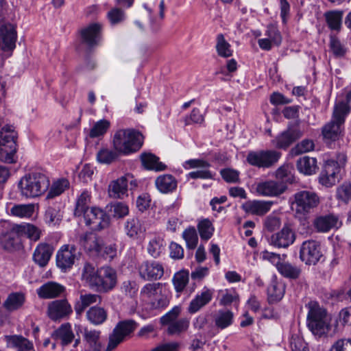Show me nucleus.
Returning a JSON list of instances; mask_svg holds the SVG:
<instances>
[{"instance_id":"obj_33","label":"nucleus","mask_w":351,"mask_h":351,"mask_svg":"<svg viewBox=\"0 0 351 351\" xmlns=\"http://www.w3.org/2000/svg\"><path fill=\"white\" fill-rule=\"evenodd\" d=\"M143 165L147 169L156 171H164L167 165L159 161V158L150 153H143L141 155Z\"/></svg>"},{"instance_id":"obj_12","label":"nucleus","mask_w":351,"mask_h":351,"mask_svg":"<svg viewBox=\"0 0 351 351\" xmlns=\"http://www.w3.org/2000/svg\"><path fill=\"white\" fill-rule=\"evenodd\" d=\"M138 272L145 280H156L163 276L164 267L158 261L146 260L138 265Z\"/></svg>"},{"instance_id":"obj_1","label":"nucleus","mask_w":351,"mask_h":351,"mask_svg":"<svg viewBox=\"0 0 351 351\" xmlns=\"http://www.w3.org/2000/svg\"><path fill=\"white\" fill-rule=\"evenodd\" d=\"M82 280L91 289L99 293L112 290L117 282V272L110 267H102L96 269L89 263H85L82 272Z\"/></svg>"},{"instance_id":"obj_19","label":"nucleus","mask_w":351,"mask_h":351,"mask_svg":"<svg viewBox=\"0 0 351 351\" xmlns=\"http://www.w3.org/2000/svg\"><path fill=\"white\" fill-rule=\"evenodd\" d=\"M301 136L302 133L298 129L289 128L277 136L273 143L276 147L285 149Z\"/></svg>"},{"instance_id":"obj_4","label":"nucleus","mask_w":351,"mask_h":351,"mask_svg":"<svg viewBox=\"0 0 351 351\" xmlns=\"http://www.w3.org/2000/svg\"><path fill=\"white\" fill-rule=\"evenodd\" d=\"M308 308L306 325L311 332L318 337L324 336L328 330L327 310L315 301H310L306 305Z\"/></svg>"},{"instance_id":"obj_27","label":"nucleus","mask_w":351,"mask_h":351,"mask_svg":"<svg viewBox=\"0 0 351 351\" xmlns=\"http://www.w3.org/2000/svg\"><path fill=\"white\" fill-rule=\"evenodd\" d=\"M156 189L162 193H169L174 191L178 185L176 178L171 174H162L155 180Z\"/></svg>"},{"instance_id":"obj_43","label":"nucleus","mask_w":351,"mask_h":351,"mask_svg":"<svg viewBox=\"0 0 351 351\" xmlns=\"http://www.w3.org/2000/svg\"><path fill=\"white\" fill-rule=\"evenodd\" d=\"M62 219V213L57 205L47 208L45 214V221L49 226L58 224Z\"/></svg>"},{"instance_id":"obj_47","label":"nucleus","mask_w":351,"mask_h":351,"mask_svg":"<svg viewBox=\"0 0 351 351\" xmlns=\"http://www.w3.org/2000/svg\"><path fill=\"white\" fill-rule=\"evenodd\" d=\"M164 249V241L160 237H154L151 239L147 246L149 254L154 258L159 257Z\"/></svg>"},{"instance_id":"obj_13","label":"nucleus","mask_w":351,"mask_h":351,"mask_svg":"<svg viewBox=\"0 0 351 351\" xmlns=\"http://www.w3.org/2000/svg\"><path fill=\"white\" fill-rule=\"evenodd\" d=\"M17 32L15 27L10 23L0 25V49L12 53L16 47Z\"/></svg>"},{"instance_id":"obj_64","label":"nucleus","mask_w":351,"mask_h":351,"mask_svg":"<svg viewBox=\"0 0 351 351\" xmlns=\"http://www.w3.org/2000/svg\"><path fill=\"white\" fill-rule=\"evenodd\" d=\"M330 351H351V339H339L330 348Z\"/></svg>"},{"instance_id":"obj_11","label":"nucleus","mask_w":351,"mask_h":351,"mask_svg":"<svg viewBox=\"0 0 351 351\" xmlns=\"http://www.w3.org/2000/svg\"><path fill=\"white\" fill-rule=\"evenodd\" d=\"M323 256L320 244L314 240L302 243L300 250V258L306 265H315Z\"/></svg>"},{"instance_id":"obj_58","label":"nucleus","mask_w":351,"mask_h":351,"mask_svg":"<svg viewBox=\"0 0 351 351\" xmlns=\"http://www.w3.org/2000/svg\"><path fill=\"white\" fill-rule=\"evenodd\" d=\"M111 211L114 218L122 219L128 215L129 207L123 202H117L112 204Z\"/></svg>"},{"instance_id":"obj_40","label":"nucleus","mask_w":351,"mask_h":351,"mask_svg":"<svg viewBox=\"0 0 351 351\" xmlns=\"http://www.w3.org/2000/svg\"><path fill=\"white\" fill-rule=\"evenodd\" d=\"M90 194L88 191H83L77 198L74 210V215L80 217L88 212L90 209L88 204L90 202Z\"/></svg>"},{"instance_id":"obj_54","label":"nucleus","mask_w":351,"mask_h":351,"mask_svg":"<svg viewBox=\"0 0 351 351\" xmlns=\"http://www.w3.org/2000/svg\"><path fill=\"white\" fill-rule=\"evenodd\" d=\"M110 125V121L106 119H101L96 122L90 131V137L96 138L104 135L109 129Z\"/></svg>"},{"instance_id":"obj_17","label":"nucleus","mask_w":351,"mask_h":351,"mask_svg":"<svg viewBox=\"0 0 351 351\" xmlns=\"http://www.w3.org/2000/svg\"><path fill=\"white\" fill-rule=\"evenodd\" d=\"M287 189L284 182H279L275 180H268L260 182L257 184L256 191L264 196H279Z\"/></svg>"},{"instance_id":"obj_7","label":"nucleus","mask_w":351,"mask_h":351,"mask_svg":"<svg viewBox=\"0 0 351 351\" xmlns=\"http://www.w3.org/2000/svg\"><path fill=\"white\" fill-rule=\"evenodd\" d=\"M281 156V152L275 149L250 151L246 156V161L252 167L267 169L274 167Z\"/></svg>"},{"instance_id":"obj_18","label":"nucleus","mask_w":351,"mask_h":351,"mask_svg":"<svg viewBox=\"0 0 351 351\" xmlns=\"http://www.w3.org/2000/svg\"><path fill=\"white\" fill-rule=\"evenodd\" d=\"M101 25L99 23H93L80 31L83 43L89 47H94L99 45L101 36Z\"/></svg>"},{"instance_id":"obj_56","label":"nucleus","mask_w":351,"mask_h":351,"mask_svg":"<svg viewBox=\"0 0 351 351\" xmlns=\"http://www.w3.org/2000/svg\"><path fill=\"white\" fill-rule=\"evenodd\" d=\"M182 237L185 240L188 248L194 249L196 247L198 237L195 228L186 229L182 233Z\"/></svg>"},{"instance_id":"obj_5","label":"nucleus","mask_w":351,"mask_h":351,"mask_svg":"<svg viewBox=\"0 0 351 351\" xmlns=\"http://www.w3.org/2000/svg\"><path fill=\"white\" fill-rule=\"evenodd\" d=\"M348 101H351V90L347 94V101L335 103L330 121V141L339 140L343 136L344 123L350 113Z\"/></svg>"},{"instance_id":"obj_48","label":"nucleus","mask_w":351,"mask_h":351,"mask_svg":"<svg viewBox=\"0 0 351 351\" xmlns=\"http://www.w3.org/2000/svg\"><path fill=\"white\" fill-rule=\"evenodd\" d=\"M216 49L219 56L229 58L232 56V50L230 45L225 40L223 34H219L217 37Z\"/></svg>"},{"instance_id":"obj_53","label":"nucleus","mask_w":351,"mask_h":351,"mask_svg":"<svg viewBox=\"0 0 351 351\" xmlns=\"http://www.w3.org/2000/svg\"><path fill=\"white\" fill-rule=\"evenodd\" d=\"M197 228L202 239L208 240L213 236L214 227L209 219L202 220L198 223Z\"/></svg>"},{"instance_id":"obj_41","label":"nucleus","mask_w":351,"mask_h":351,"mask_svg":"<svg viewBox=\"0 0 351 351\" xmlns=\"http://www.w3.org/2000/svg\"><path fill=\"white\" fill-rule=\"evenodd\" d=\"M19 228L18 231H21L22 237L25 236L32 241L36 242L40 238L41 230L33 224L22 223Z\"/></svg>"},{"instance_id":"obj_62","label":"nucleus","mask_w":351,"mask_h":351,"mask_svg":"<svg viewBox=\"0 0 351 351\" xmlns=\"http://www.w3.org/2000/svg\"><path fill=\"white\" fill-rule=\"evenodd\" d=\"M343 11L330 10V29L339 31L342 25Z\"/></svg>"},{"instance_id":"obj_63","label":"nucleus","mask_w":351,"mask_h":351,"mask_svg":"<svg viewBox=\"0 0 351 351\" xmlns=\"http://www.w3.org/2000/svg\"><path fill=\"white\" fill-rule=\"evenodd\" d=\"M330 51L336 58H341L345 56L346 49L337 38L330 37Z\"/></svg>"},{"instance_id":"obj_39","label":"nucleus","mask_w":351,"mask_h":351,"mask_svg":"<svg viewBox=\"0 0 351 351\" xmlns=\"http://www.w3.org/2000/svg\"><path fill=\"white\" fill-rule=\"evenodd\" d=\"M107 317V311L104 308L97 306L90 307L86 312V318L94 325L103 324Z\"/></svg>"},{"instance_id":"obj_61","label":"nucleus","mask_w":351,"mask_h":351,"mask_svg":"<svg viewBox=\"0 0 351 351\" xmlns=\"http://www.w3.org/2000/svg\"><path fill=\"white\" fill-rule=\"evenodd\" d=\"M107 17L110 23L114 25L124 21L125 13L121 9L114 8L108 12Z\"/></svg>"},{"instance_id":"obj_34","label":"nucleus","mask_w":351,"mask_h":351,"mask_svg":"<svg viewBox=\"0 0 351 351\" xmlns=\"http://www.w3.org/2000/svg\"><path fill=\"white\" fill-rule=\"evenodd\" d=\"M53 337L60 339L61 344L66 346L73 341L75 335L72 331L71 324L64 323L53 332Z\"/></svg>"},{"instance_id":"obj_38","label":"nucleus","mask_w":351,"mask_h":351,"mask_svg":"<svg viewBox=\"0 0 351 351\" xmlns=\"http://www.w3.org/2000/svg\"><path fill=\"white\" fill-rule=\"evenodd\" d=\"M296 167L300 173L312 175L315 173L317 169V160L307 156L300 157L297 160Z\"/></svg>"},{"instance_id":"obj_28","label":"nucleus","mask_w":351,"mask_h":351,"mask_svg":"<svg viewBox=\"0 0 351 351\" xmlns=\"http://www.w3.org/2000/svg\"><path fill=\"white\" fill-rule=\"evenodd\" d=\"M128 180L123 176L110 182L108 186V193L113 198L122 199L128 193Z\"/></svg>"},{"instance_id":"obj_50","label":"nucleus","mask_w":351,"mask_h":351,"mask_svg":"<svg viewBox=\"0 0 351 351\" xmlns=\"http://www.w3.org/2000/svg\"><path fill=\"white\" fill-rule=\"evenodd\" d=\"M69 186V182L66 179H60L54 182L47 195L48 198H53L62 194Z\"/></svg>"},{"instance_id":"obj_42","label":"nucleus","mask_w":351,"mask_h":351,"mask_svg":"<svg viewBox=\"0 0 351 351\" xmlns=\"http://www.w3.org/2000/svg\"><path fill=\"white\" fill-rule=\"evenodd\" d=\"M292 167L288 164H284L275 171V177L278 182L291 184L295 181V177L291 173Z\"/></svg>"},{"instance_id":"obj_51","label":"nucleus","mask_w":351,"mask_h":351,"mask_svg":"<svg viewBox=\"0 0 351 351\" xmlns=\"http://www.w3.org/2000/svg\"><path fill=\"white\" fill-rule=\"evenodd\" d=\"M173 282L177 292L182 291L189 282V272L184 270L175 274Z\"/></svg>"},{"instance_id":"obj_24","label":"nucleus","mask_w":351,"mask_h":351,"mask_svg":"<svg viewBox=\"0 0 351 351\" xmlns=\"http://www.w3.org/2000/svg\"><path fill=\"white\" fill-rule=\"evenodd\" d=\"M272 204L271 201H247L242 205V208L247 213L261 216L269 211Z\"/></svg>"},{"instance_id":"obj_49","label":"nucleus","mask_w":351,"mask_h":351,"mask_svg":"<svg viewBox=\"0 0 351 351\" xmlns=\"http://www.w3.org/2000/svg\"><path fill=\"white\" fill-rule=\"evenodd\" d=\"M119 156V153L108 148L101 149L97 154V160L102 164H110Z\"/></svg>"},{"instance_id":"obj_25","label":"nucleus","mask_w":351,"mask_h":351,"mask_svg":"<svg viewBox=\"0 0 351 351\" xmlns=\"http://www.w3.org/2000/svg\"><path fill=\"white\" fill-rule=\"evenodd\" d=\"M20 224H11L8 230L2 233L1 242L3 247L6 250H11L19 242V238L22 237L20 229Z\"/></svg>"},{"instance_id":"obj_31","label":"nucleus","mask_w":351,"mask_h":351,"mask_svg":"<svg viewBox=\"0 0 351 351\" xmlns=\"http://www.w3.org/2000/svg\"><path fill=\"white\" fill-rule=\"evenodd\" d=\"M25 302V295L21 292H13L8 295L3 306L10 312L21 308Z\"/></svg>"},{"instance_id":"obj_8","label":"nucleus","mask_w":351,"mask_h":351,"mask_svg":"<svg viewBox=\"0 0 351 351\" xmlns=\"http://www.w3.org/2000/svg\"><path fill=\"white\" fill-rule=\"evenodd\" d=\"M75 241L90 256H98L102 254L104 241L102 238L94 232H86L76 234Z\"/></svg>"},{"instance_id":"obj_32","label":"nucleus","mask_w":351,"mask_h":351,"mask_svg":"<svg viewBox=\"0 0 351 351\" xmlns=\"http://www.w3.org/2000/svg\"><path fill=\"white\" fill-rule=\"evenodd\" d=\"M126 234L131 239H136L139 234L145 232V228L137 217H131L127 219L124 225Z\"/></svg>"},{"instance_id":"obj_30","label":"nucleus","mask_w":351,"mask_h":351,"mask_svg":"<svg viewBox=\"0 0 351 351\" xmlns=\"http://www.w3.org/2000/svg\"><path fill=\"white\" fill-rule=\"evenodd\" d=\"M285 293V285L276 278L271 280L267 288L268 299L269 302H278L282 300Z\"/></svg>"},{"instance_id":"obj_14","label":"nucleus","mask_w":351,"mask_h":351,"mask_svg":"<svg viewBox=\"0 0 351 351\" xmlns=\"http://www.w3.org/2000/svg\"><path fill=\"white\" fill-rule=\"evenodd\" d=\"M77 247L75 245H64L56 254L57 266L62 271L71 269L77 258Z\"/></svg>"},{"instance_id":"obj_2","label":"nucleus","mask_w":351,"mask_h":351,"mask_svg":"<svg viewBox=\"0 0 351 351\" xmlns=\"http://www.w3.org/2000/svg\"><path fill=\"white\" fill-rule=\"evenodd\" d=\"M112 143L114 149L119 154L128 155L141 149L143 136L134 129H121L114 134Z\"/></svg>"},{"instance_id":"obj_45","label":"nucleus","mask_w":351,"mask_h":351,"mask_svg":"<svg viewBox=\"0 0 351 351\" xmlns=\"http://www.w3.org/2000/svg\"><path fill=\"white\" fill-rule=\"evenodd\" d=\"M233 313L228 310H220L215 317V326L220 329H224L232 323Z\"/></svg>"},{"instance_id":"obj_37","label":"nucleus","mask_w":351,"mask_h":351,"mask_svg":"<svg viewBox=\"0 0 351 351\" xmlns=\"http://www.w3.org/2000/svg\"><path fill=\"white\" fill-rule=\"evenodd\" d=\"M100 333L99 330L84 329V339L89 351H101Z\"/></svg>"},{"instance_id":"obj_55","label":"nucleus","mask_w":351,"mask_h":351,"mask_svg":"<svg viewBox=\"0 0 351 351\" xmlns=\"http://www.w3.org/2000/svg\"><path fill=\"white\" fill-rule=\"evenodd\" d=\"M34 206L31 204H19L14 206L11 210L10 213L12 215L25 217H30L34 213Z\"/></svg>"},{"instance_id":"obj_15","label":"nucleus","mask_w":351,"mask_h":351,"mask_svg":"<svg viewBox=\"0 0 351 351\" xmlns=\"http://www.w3.org/2000/svg\"><path fill=\"white\" fill-rule=\"evenodd\" d=\"M295 202L297 211L304 213H308L311 209L316 207L319 202V199L316 193L303 191L295 194Z\"/></svg>"},{"instance_id":"obj_44","label":"nucleus","mask_w":351,"mask_h":351,"mask_svg":"<svg viewBox=\"0 0 351 351\" xmlns=\"http://www.w3.org/2000/svg\"><path fill=\"white\" fill-rule=\"evenodd\" d=\"M189 323V319L186 317L176 320L168 326L167 332L169 335H179L188 330Z\"/></svg>"},{"instance_id":"obj_20","label":"nucleus","mask_w":351,"mask_h":351,"mask_svg":"<svg viewBox=\"0 0 351 351\" xmlns=\"http://www.w3.org/2000/svg\"><path fill=\"white\" fill-rule=\"evenodd\" d=\"M295 239L294 232L289 227L285 226L278 232L272 234L270 243L278 247H287L291 245Z\"/></svg>"},{"instance_id":"obj_52","label":"nucleus","mask_w":351,"mask_h":351,"mask_svg":"<svg viewBox=\"0 0 351 351\" xmlns=\"http://www.w3.org/2000/svg\"><path fill=\"white\" fill-rule=\"evenodd\" d=\"M161 284L158 283H149L145 285L141 293L150 302L154 298L161 292Z\"/></svg>"},{"instance_id":"obj_22","label":"nucleus","mask_w":351,"mask_h":351,"mask_svg":"<svg viewBox=\"0 0 351 351\" xmlns=\"http://www.w3.org/2000/svg\"><path fill=\"white\" fill-rule=\"evenodd\" d=\"M53 247L47 243H40L36 247L33 254V260L40 267H45L48 263L53 254Z\"/></svg>"},{"instance_id":"obj_35","label":"nucleus","mask_w":351,"mask_h":351,"mask_svg":"<svg viewBox=\"0 0 351 351\" xmlns=\"http://www.w3.org/2000/svg\"><path fill=\"white\" fill-rule=\"evenodd\" d=\"M101 298L100 295L95 293L81 294L80 300L75 304V311L77 314L81 315L82 312L90 305L100 302Z\"/></svg>"},{"instance_id":"obj_57","label":"nucleus","mask_w":351,"mask_h":351,"mask_svg":"<svg viewBox=\"0 0 351 351\" xmlns=\"http://www.w3.org/2000/svg\"><path fill=\"white\" fill-rule=\"evenodd\" d=\"M315 144L312 140L304 139L298 143L291 150L293 155L297 156L314 149Z\"/></svg>"},{"instance_id":"obj_6","label":"nucleus","mask_w":351,"mask_h":351,"mask_svg":"<svg viewBox=\"0 0 351 351\" xmlns=\"http://www.w3.org/2000/svg\"><path fill=\"white\" fill-rule=\"evenodd\" d=\"M17 132L12 125H5L0 130V160L8 163L14 162L16 152Z\"/></svg>"},{"instance_id":"obj_59","label":"nucleus","mask_w":351,"mask_h":351,"mask_svg":"<svg viewBox=\"0 0 351 351\" xmlns=\"http://www.w3.org/2000/svg\"><path fill=\"white\" fill-rule=\"evenodd\" d=\"M265 34L273 42L274 45L277 46L280 45L282 36L276 25L273 24L267 25Z\"/></svg>"},{"instance_id":"obj_29","label":"nucleus","mask_w":351,"mask_h":351,"mask_svg":"<svg viewBox=\"0 0 351 351\" xmlns=\"http://www.w3.org/2000/svg\"><path fill=\"white\" fill-rule=\"evenodd\" d=\"M8 347L15 348L18 351H30L34 349L32 342L21 335L5 336Z\"/></svg>"},{"instance_id":"obj_3","label":"nucleus","mask_w":351,"mask_h":351,"mask_svg":"<svg viewBox=\"0 0 351 351\" xmlns=\"http://www.w3.org/2000/svg\"><path fill=\"white\" fill-rule=\"evenodd\" d=\"M49 184V180L46 175L35 171L23 176L18 183V187L22 196L33 198L45 193Z\"/></svg>"},{"instance_id":"obj_26","label":"nucleus","mask_w":351,"mask_h":351,"mask_svg":"<svg viewBox=\"0 0 351 351\" xmlns=\"http://www.w3.org/2000/svg\"><path fill=\"white\" fill-rule=\"evenodd\" d=\"M64 290L62 285L51 281L43 285L37 290V294L40 298L50 299L60 296Z\"/></svg>"},{"instance_id":"obj_9","label":"nucleus","mask_w":351,"mask_h":351,"mask_svg":"<svg viewBox=\"0 0 351 351\" xmlns=\"http://www.w3.org/2000/svg\"><path fill=\"white\" fill-rule=\"evenodd\" d=\"M137 326L136 322L132 319L119 322L113 329L112 334L109 336L106 350L111 351L114 350L123 341L126 336L134 331Z\"/></svg>"},{"instance_id":"obj_10","label":"nucleus","mask_w":351,"mask_h":351,"mask_svg":"<svg viewBox=\"0 0 351 351\" xmlns=\"http://www.w3.org/2000/svg\"><path fill=\"white\" fill-rule=\"evenodd\" d=\"M83 215L86 225L94 231H101L110 226L109 215L99 208L93 207Z\"/></svg>"},{"instance_id":"obj_36","label":"nucleus","mask_w":351,"mask_h":351,"mask_svg":"<svg viewBox=\"0 0 351 351\" xmlns=\"http://www.w3.org/2000/svg\"><path fill=\"white\" fill-rule=\"evenodd\" d=\"M277 270L283 277L292 280L298 279L302 272L300 267L287 261H282L278 264Z\"/></svg>"},{"instance_id":"obj_16","label":"nucleus","mask_w":351,"mask_h":351,"mask_svg":"<svg viewBox=\"0 0 351 351\" xmlns=\"http://www.w3.org/2000/svg\"><path fill=\"white\" fill-rule=\"evenodd\" d=\"M72 308L65 299L51 302L47 308V315L53 321L63 319L72 313Z\"/></svg>"},{"instance_id":"obj_60","label":"nucleus","mask_w":351,"mask_h":351,"mask_svg":"<svg viewBox=\"0 0 351 351\" xmlns=\"http://www.w3.org/2000/svg\"><path fill=\"white\" fill-rule=\"evenodd\" d=\"M181 313V308L178 306H174L171 311L167 312L165 315L160 317V323L162 325L169 326L173 323L180 315Z\"/></svg>"},{"instance_id":"obj_46","label":"nucleus","mask_w":351,"mask_h":351,"mask_svg":"<svg viewBox=\"0 0 351 351\" xmlns=\"http://www.w3.org/2000/svg\"><path fill=\"white\" fill-rule=\"evenodd\" d=\"M335 198L339 202L348 204L351 201V183L343 182L337 188Z\"/></svg>"},{"instance_id":"obj_21","label":"nucleus","mask_w":351,"mask_h":351,"mask_svg":"<svg viewBox=\"0 0 351 351\" xmlns=\"http://www.w3.org/2000/svg\"><path fill=\"white\" fill-rule=\"evenodd\" d=\"M346 156L344 154H338L335 159L330 160V185L342 180L345 174Z\"/></svg>"},{"instance_id":"obj_23","label":"nucleus","mask_w":351,"mask_h":351,"mask_svg":"<svg viewBox=\"0 0 351 351\" xmlns=\"http://www.w3.org/2000/svg\"><path fill=\"white\" fill-rule=\"evenodd\" d=\"M213 291L204 288L202 291L193 299L188 307V312L193 314L208 304L213 299Z\"/></svg>"}]
</instances>
